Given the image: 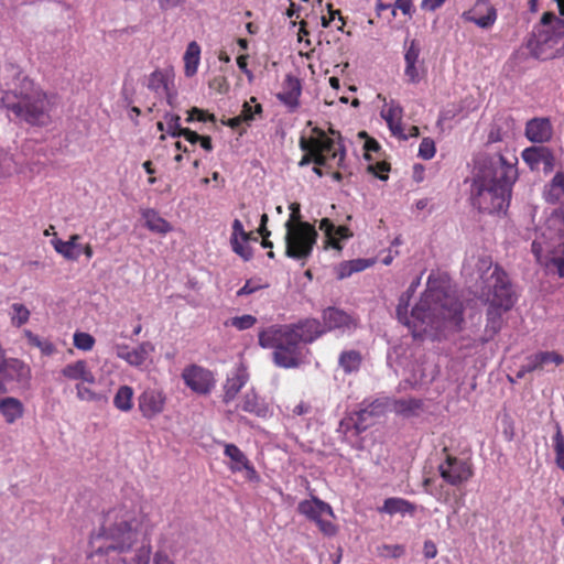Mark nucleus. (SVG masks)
<instances>
[{"label":"nucleus","mask_w":564,"mask_h":564,"mask_svg":"<svg viewBox=\"0 0 564 564\" xmlns=\"http://www.w3.org/2000/svg\"><path fill=\"white\" fill-rule=\"evenodd\" d=\"M420 284V279L413 281L400 299L397 307L398 319L409 327L413 337L440 339L447 332L459 329L463 323V305L444 289L435 288L431 278L427 289L419 303L412 308L410 316L408 307L410 300Z\"/></svg>","instance_id":"nucleus-1"},{"label":"nucleus","mask_w":564,"mask_h":564,"mask_svg":"<svg viewBox=\"0 0 564 564\" xmlns=\"http://www.w3.org/2000/svg\"><path fill=\"white\" fill-rule=\"evenodd\" d=\"M420 284V279L413 281L400 299L397 307L398 319L409 327L413 337L440 339L447 332L459 329L463 323V305L444 289L435 288L431 278L427 289L419 303L412 308L410 316L408 307L410 300Z\"/></svg>","instance_id":"nucleus-2"},{"label":"nucleus","mask_w":564,"mask_h":564,"mask_svg":"<svg viewBox=\"0 0 564 564\" xmlns=\"http://www.w3.org/2000/svg\"><path fill=\"white\" fill-rule=\"evenodd\" d=\"M517 176L516 164L502 154L497 153L484 159L471 184L473 206L488 214L506 212Z\"/></svg>","instance_id":"nucleus-3"},{"label":"nucleus","mask_w":564,"mask_h":564,"mask_svg":"<svg viewBox=\"0 0 564 564\" xmlns=\"http://www.w3.org/2000/svg\"><path fill=\"white\" fill-rule=\"evenodd\" d=\"M325 333L322 323L307 318L294 325H273L259 334L263 348H273L274 361L283 368L297 367L303 358L304 345Z\"/></svg>","instance_id":"nucleus-4"},{"label":"nucleus","mask_w":564,"mask_h":564,"mask_svg":"<svg viewBox=\"0 0 564 564\" xmlns=\"http://www.w3.org/2000/svg\"><path fill=\"white\" fill-rule=\"evenodd\" d=\"M140 520L135 508L123 503L108 510L97 533L90 538V546L96 554L110 551L123 553L132 547L139 535Z\"/></svg>","instance_id":"nucleus-5"},{"label":"nucleus","mask_w":564,"mask_h":564,"mask_svg":"<svg viewBox=\"0 0 564 564\" xmlns=\"http://www.w3.org/2000/svg\"><path fill=\"white\" fill-rule=\"evenodd\" d=\"M1 101L3 107L11 111L17 119L37 126L48 121L52 100L26 77L21 80L20 87L14 91L4 93Z\"/></svg>","instance_id":"nucleus-6"},{"label":"nucleus","mask_w":564,"mask_h":564,"mask_svg":"<svg viewBox=\"0 0 564 564\" xmlns=\"http://www.w3.org/2000/svg\"><path fill=\"white\" fill-rule=\"evenodd\" d=\"M532 252L543 265L552 263L564 278V206L555 209L536 230Z\"/></svg>","instance_id":"nucleus-7"},{"label":"nucleus","mask_w":564,"mask_h":564,"mask_svg":"<svg viewBox=\"0 0 564 564\" xmlns=\"http://www.w3.org/2000/svg\"><path fill=\"white\" fill-rule=\"evenodd\" d=\"M487 321L480 344L485 345L500 332L503 325V315L516 303L514 292L505 271L495 269L488 282L487 293Z\"/></svg>","instance_id":"nucleus-8"},{"label":"nucleus","mask_w":564,"mask_h":564,"mask_svg":"<svg viewBox=\"0 0 564 564\" xmlns=\"http://www.w3.org/2000/svg\"><path fill=\"white\" fill-rule=\"evenodd\" d=\"M564 37V19L546 12L541 19V28L529 41L531 54L539 59L561 57L560 42Z\"/></svg>","instance_id":"nucleus-9"},{"label":"nucleus","mask_w":564,"mask_h":564,"mask_svg":"<svg viewBox=\"0 0 564 564\" xmlns=\"http://www.w3.org/2000/svg\"><path fill=\"white\" fill-rule=\"evenodd\" d=\"M330 134L324 131H316V137L306 140L301 139V149L310 151L314 156V163L318 166H330L336 164L341 166L345 158V149L341 144V138L333 130Z\"/></svg>","instance_id":"nucleus-10"},{"label":"nucleus","mask_w":564,"mask_h":564,"mask_svg":"<svg viewBox=\"0 0 564 564\" xmlns=\"http://www.w3.org/2000/svg\"><path fill=\"white\" fill-rule=\"evenodd\" d=\"M285 230V256L304 264L317 240L315 227L306 221H286Z\"/></svg>","instance_id":"nucleus-11"},{"label":"nucleus","mask_w":564,"mask_h":564,"mask_svg":"<svg viewBox=\"0 0 564 564\" xmlns=\"http://www.w3.org/2000/svg\"><path fill=\"white\" fill-rule=\"evenodd\" d=\"M30 377V367L18 358L7 357L0 344V394L8 393L17 387L25 384Z\"/></svg>","instance_id":"nucleus-12"},{"label":"nucleus","mask_w":564,"mask_h":564,"mask_svg":"<svg viewBox=\"0 0 564 564\" xmlns=\"http://www.w3.org/2000/svg\"><path fill=\"white\" fill-rule=\"evenodd\" d=\"M297 511L313 521L323 534L327 536L336 534L337 527L332 521L335 517L334 511L327 502L317 497H312L301 501L297 506Z\"/></svg>","instance_id":"nucleus-13"},{"label":"nucleus","mask_w":564,"mask_h":564,"mask_svg":"<svg viewBox=\"0 0 564 564\" xmlns=\"http://www.w3.org/2000/svg\"><path fill=\"white\" fill-rule=\"evenodd\" d=\"M384 411V404L379 400L365 404L354 414L343 419L339 423L338 432L347 434L354 431L359 434L366 431L372 423L375 417L381 415Z\"/></svg>","instance_id":"nucleus-14"},{"label":"nucleus","mask_w":564,"mask_h":564,"mask_svg":"<svg viewBox=\"0 0 564 564\" xmlns=\"http://www.w3.org/2000/svg\"><path fill=\"white\" fill-rule=\"evenodd\" d=\"M441 477L451 486L458 487L473 477V466L468 459L446 453L444 462L438 465Z\"/></svg>","instance_id":"nucleus-15"},{"label":"nucleus","mask_w":564,"mask_h":564,"mask_svg":"<svg viewBox=\"0 0 564 564\" xmlns=\"http://www.w3.org/2000/svg\"><path fill=\"white\" fill-rule=\"evenodd\" d=\"M137 401L142 417L153 420L164 412L167 397L162 388L147 387L138 395Z\"/></svg>","instance_id":"nucleus-16"},{"label":"nucleus","mask_w":564,"mask_h":564,"mask_svg":"<svg viewBox=\"0 0 564 564\" xmlns=\"http://www.w3.org/2000/svg\"><path fill=\"white\" fill-rule=\"evenodd\" d=\"M426 75L424 59L421 58L420 43L413 39L404 43V76L409 84H419Z\"/></svg>","instance_id":"nucleus-17"},{"label":"nucleus","mask_w":564,"mask_h":564,"mask_svg":"<svg viewBox=\"0 0 564 564\" xmlns=\"http://www.w3.org/2000/svg\"><path fill=\"white\" fill-rule=\"evenodd\" d=\"M113 348L119 359L137 369H143L151 362V356L155 350V346L151 341H142L133 348L127 344H116Z\"/></svg>","instance_id":"nucleus-18"},{"label":"nucleus","mask_w":564,"mask_h":564,"mask_svg":"<svg viewBox=\"0 0 564 564\" xmlns=\"http://www.w3.org/2000/svg\"><path fill=\"white\" fill-rule=\"evenodd\" d=\"M182 378L191 390L199 394L209 393L215 386L213 373L196 365L186 367L182 372Z\"/></svg>","instance_id":"nucleus-19"},{"label":"nucleus","mask_w":564,"mask_h":564,"mask_svg":"<svg viewBox=\"0 0 564 564\" xmlns=\"http://www.w3.org/2000/svg\"><path fill=\"white\" fill-rule=\"evenodd\" d=\"M148 88L159 97L166 98L169 105L173 102L174 72L172 68L155 69L148 78Z\"/></svg>","instance_id":"nucleus-20"},{"label":"nucleus","mask_w":564,"mask_h":564,"mask_svg":"<svg viewBox=\"0 0 564 564\" xmlns=\"http://www.w3.org/2000/svg\"><path fill=\"white\" fill-rule=\"evenodd\" d=\"M462 18L481 29H489L497 20V11L488 0H477L474 8L463 12Z\"/></svg>","instance_id":"nucleus-21"},{"label":"nucleus","mask_w":564,"mask_h":564,"mask_svg":"<svg viewBox=\"0 0 564 564\" xmlns=\"http://www.w3.org/2000/svg\"><path fill=\"white\" fill-rule=\"evenodd\" d=\"M492 268V261L491 258L481 253L477 257L471 256L466 259L464 263V271L466 274L474 275L477 274L476 279H479L484 282L485 288L488 290V282L491 279V275L496 268H498L500 271H502L498 265H496L492 271L489 273V271Z\"/></svg>","instance_id":"nucleus-22"},{"label":"nucleus","mask_w":564,"mask_h":564,"mask_svg":"<svg viewBox=\"0 0 564 564\" xmlns=\"http://www.w3.org/2000/svg\"><path fill=\"white\" fill-rule=\"evenodd\" d=\"M380 115L387 122L391 133L394 137L406 140V135L402 126L403 108L399 102L393 99L384 101Z\"/></svg>","instance_id":"nucleus-23"},{"label":"nucleus","mask_w":564,"mask_h":564,"mask_svg":"<svg viewBox=\"0 0 564 564\" xmlns=\"http://www.w3.org/2000/svg\"><path fill=\"white\" fill-rule=\"evenodd\" d=\"M61 376L68 381H76L77 383L86 382L94 384L96 382L94 372L84 359L65 365L61 369Z\"/></svg>","instance_id":"nucleus-24"},{"label":"nucleus","mask_w":564,"mask_h":564,"mask_svg":"<svg viewBox=\"0 0 564 564\" xmlns=\"http://www.w3.org/2000/svg\"><path fill=\"white\" fill-rule=\"evenodd\" d=\"M323 327L325 333L328 330L340 329L343 332L349 330L355 327V319L346 312L328 307L323 312Z\"/></svg>","instance_id":"nucleus-25"},{"label":"nucleus","mask_w":564,"mask_h":564,"mask_svg":"<svg viewBox=\"0 0 564 564\" xmlns=\"http://www.w3.org/2000/svg\"><path fill=\"white\" fill-rule=\"evenodd\" d=\"M319 230L325 234L327 246L340 251L343 249L341 241L352 236L350 229L346 226H335L328 218L319 221Z\"/></svg>","instance_id":"nucleus-26"},{"label":"nucleus","mask_w":564,"mask_h":564,"mask_svg":"<svg viewBox=\"0 0 564 564\" xmlns=\"http://www.w3.org/2000/svg\"><path fill=\"white\" fill-rule=\"evenodd\" d=\"M249 379V375L245 367L238 366L231 370L224 384V402H231L239 391L245 387Z\"/></svg>","instance_id":"nucleus-27"},{"label":"nucleus","mask_w":564,"mask_h":564,"mask_svg":"<svg viewBox=\"0 0 564 564\" xmlns=\"http://www.w3.org/2000/svg\"><path fill=\"white\" fill-rule=\"evenodd\" d=\"M527 138L534 143H543L552 137V126L549 119L534 118L527 123Z\"/></svg>","instance_id":"nucleus-28"},{"label":"nucleus","mask_w":564,"mask_h":564,"mask_svg":"<svg viewBox=\"0 0 564 564\" xmlns=\"http://www.w3.org/2000/svg\"><path fill=\"white\" fill-rule=\"evenodd\" d=\"M79 235H72L68 240L59 238L52 239L51 243L54 250L63 258L69 261H77L82 254V243Z\"/></svg>","instance_id":"nucleus-29"},{"label":"nucleus","mask_w":564,"mask_h":564,"mask_svg":"<svg viewBox=\"0 0 564 564\" xmlns=\"http://www.w3.org/2000/svg\"><path fill=\"white\" fill-rule=\"evenodd\" d=\"M527 360V370H543L544 367L549 364H554L556 366L564 362V358L556 351H539L536 354L530 355L525 358Z\"/></svg>","instance_id":"nucleus-30"},{"label":"nucleus","mask_w":564,"mask_h":564,"mask_svg":"<svg viewBox=\"0 0 564 564\" xmlns=\"http://www.w3.org/2000/svg\"><path fill=\"white\" fill-rule=\"evenodd\" d=\"M0 414L8 424H13L24 414L23 403L14 397L0 399Z\"/></svg>","instance_id":"nucleus-31"},{"label":"nucleus","mask_w":564,"mask_h":564,"mask_svg":"<svg viewBox=\"0 0 564 564\" xmlns=\"http://www.w3.org/2000/svg\"><path fill=\"white\" fill-rule=\"evenodd\" d=\"M240 406L245 412L254 414L259 417H267L270 415L269 405L263 399L259 398L254 391H248L243 395Z\"/></svg>","instance_id":"nucleus-32"},{"label":"nucleus","mask_w":564,"mask_h":564,"mask_svg":"<svg viewBox=\"0 0 564 564\" xmlns=\"http://www.w3.org/2000/svg\"><path fill=\"white\" fill-rule=\"evenodd\" d=\"M301 84L299 79L292 76H288L285 79L283 90L278 94L279 100L293 110L299 106Z\"/></svg>","instance_id":"nucleus-33"},{"label":"nucleus","mask_w":564,"mask_h":564,"mask_svg":"<svg viewBox=\"0 0 564 564\" xmlns=\"http://www.w3.org/2000/svg\"><path fill=\"white\" fill-rule=\"evenodd\" d=\"M145 227L153 232L166 235L172 231V225L165 220L160 214L152 208H145L141 212Z\"/></svg>","instance_id":"nucleus-34"},{"label":"nucleus","mask_w":564,"mask_h":564,"mask_svg":"<svg viewBox=\"0 0 564 564\" xmlns=\"http://www.w3.org/2000/svg\"><path fill=\"white\" fill-rule=\"evenodd\" d=\"M183 62L185 76L191 78L196 75L200 63V46L197 42L192 41L188 43L183 55Z\"/></svg>","instance_id":"nucleus-35"},{"label":"nucleus","mask_w":564,"mask_h":564,"mask_svg":"<svg viewBox=\"0 0 564 564\" xmlns=\"http://www.w3.org/2000/svg\"><path fill=\"white\" fill-rule=\"evenodd\" d=\"M543 197L550 204L558 203L564 197V173L557 172L544 186Z\"/></svg>","instance_id":"nucleus-36"},{"label":"nucleus","mask_w":564,"mask_h":564,"mask_svg":"<svg viewBox=\"0 0 564 564\" xmlns=\"http://www.w3.org/2000/svg\"><path fill=\"white\" fill-rule=\"evenodd\" d=\"M390 408L397 414L409 417L419 414L422 408V402L414 398L395 399L391 401Z\"/></svg>","instance_id":"nucleus-37"},{"label":"nucleus","mask_w":564,"mask_h":564,"mask_svg":"<svg viewBox=\"0 0 564 564\" xmlns=\"http://www.w3.org/2000/svg\"><path fill=\"white\" fill-rule=\"evenodd\" d=\"M380 512H384L388 514L395 513H412L414 511V506L402 498H388L384 500L383 506L379 509Z\"/></svg>","instance_id":"nucleus-38"},{"label":"nucleus","mask_w":564,"mask_h":564,"mask_svg":"<svg viewBox=\"0 0 564 564\" xmlns=\"http://www.w3.org/2000/svg\"><path fill=\"white\" fill-rule=\"evenodd\" d=\"M224 454L231 460L229 468L234 473L241 471L250 462L243 452L235 444H226Z\"/></svg>","instance_id":"nucleus-39"},{"label":"nucleus","mask_w":564,"mask_h":564,"mask_svg":"<svg viewBox=\"0 0 564 564\" xmlns=\"http://www.w3.org/2000/svg\"><path fill=\"white\" fill-rule=\"evenodd\" d=\"M133 389L130 386H121L113 397V405L121 412H129L133 408Z\"/></svg>","instance_id":"nucleus-40"},{"label":"nucleus","mask_w":564,"mask_h":564,"mask_svg":"<svg viewBox=\"0 0 564 564\" xmlns=\"http://www.w3.org/2000/svg\"><path fill=\"white\" fill-rule=\"evenodd\" d=\"M23 335L31 346H34L41 350L42 355L48 357L56 352V347L51 340L41 338L29 329H24Z\"/></svg>","instance_id":"nucleus-41"},{"label":"nucleus","mask_w":564,"mask_h":564,"mask_svg":"<svg viewBox=\"0 0 564 564\" xmlns=\"http://www.w3.org/2000/svg\"><path fill=\"white\" fill-rule=\"evenodd\" d=\"M338 362L344 372L351 373L359 369L361 355L356 350H346L340 354Z\"/></svg>","instance_id":"nucleus-42"},{"label":"nucleus","mask_w":564,"mask_h":564,"mask_svg":"<svg viewBox=\"0 0 564 564\" xmlns=\"http://www.w3.org/2000/svg\"><path fill=\"white\" fill-rule=\"evenodd\" d=\"M9 316L11 325L19 328L29 322L31 312L24 304L13 303L10 306Z\"/></svg>","instance_id":"nucleus-43"},{"label":"nucleus","mask_w":564,"mask_h":564,"mask_svg":"<svg viewBox=\"0 0 564 564\" xmlns=\"http://www.w3.org/2000/svg\"><path fill=\"white\" fill-rule=\"evenodd\" d=\"M257 323V318L253 315L245 314L241 316H235L225 322V326L235 327L238 330H246L253 327Z\"/></svg>","instance_id":"nucleus-44"},{"label":"nucleus","mask_w":564,"mask_h":564,"mask_svg":"<svg viewBox=\"0 0 564 564\" xmlns=\"http://www.w3.org/2000/svg\"><path fill=\"white\" fill-rule=\"evenodd\" d=\"M96 340L93 335L86 332H75L73 335L74 346L83 351H90Z\"/></svg>","instance_id":"nucleus-45"},{"label":"nucleus","mask_w":564,"mask_h":564,"mask_svg":"<svg viewBox=\"0 0 564 564\" xmlns=\"http://www.w3.org/2000/svg\"><path fill=\"white\" fill-rule=\"evenodd\" d=\"M249 241L250 240L230 238V246L232 251L245 261H249L253 256L252 249L249 246Z\"/></svg>","instance_id":"nucleus-46"},{"label":"nucleus","mask_w":564,"mask_h":564,"mask_svg":"<svg viewBox=\"0 0 564 564\" xmlns=\"http://www.w3.org/2000/svg\"><path fill=\"white\" fill-rule=\"evenodd\" d=\"M164 121L167 134H170L173 138L181 137L182 130H184V128L181 127V118L178 115L173 112H166L164 115Z\"/></svg>","instance_id":"nucleus-47"},{"label":"nucleus","mask_w":564,"mask_h":564,"mask_svg":"<svg viewBox=\"0 0 564 564\" xmlns=\"http://www.w3.org/2000/svg\"><path fill=\"white\" fill-rule=\"evenodd\" d=\"M556 465L564 471V436L561 427L556 425V433L553 437Z\"/></svg>","instance_id":"nucleus-48"},{"label":"nucleus","mask_w":564,"mask_h":564,"mask_svg":"<svg viewBox=\"0 0 564 564\" xmlns=\"http://www.w3.org/2000/svg\"><path fill=\"white\" fill-rule=\"evenodd\" d=\"M84 383L85 382L76 383V386H75L77 399L80 401H86V402L100 401L101 395L99 393H97L96 391H94L93 389L86 387Z\"/></svg>","instance_id":"nucleus-49"},{"label":"nucleus","mask_w":564,"mask_h":564,"mask_svg":"<svg viewBox=\"0 0 564 564\" xmlns=\"http://www.w3.org/2000/svg\"><path fill=\"white\" fill-rule=\"evenodd\" d=\"M17 171V163L13 158L3 151H0V178L10 176Z\"/></svg>","instance_id":"nucleus-50"},{"label":"nucleus","mask_w":564,"mask_h":564,"mask_svg":"<svg viewBox=\"0 0 564 564\" xmlns=\"http://www.w3.org/2000/svg\"><path fill=\"white\" fill-rule=\"evenodd\" d=\"M261 112L262 106L260 104L251 106L249 102H245L239 116L241 117L246 124H250V122L256 120V116L260 115Z\"/></svg>","instance_id":"nucleus-51"},{"label":"nucleus","mask_w":564,"mask_h":564,"mask_svg":"<svg viewBox=\"0 0 564 564\" xmlns=\"http://www.w3.org/2000/svg\"><path fill=\"white\" fill-rule=\"evenodd\" d=\"M435 144H434V141L429 139V138H424L421 143H420V147H419V156L422 158L423 160H430L432 159L434 155H435Z\"/></svg>","instance_id":"nucleus-52"},{"label":"nucleus","mask_w":564,"mask_h":564,"mask_svg":"<svg viewBox=\"0 0 564 564\" xmlns=\"http://www.w3.org/2000/svg\"><path fill=\"white\" fill-rule=\"evenodd\" d=\"M195 120L200 121V122H207V121L215 122V116L212 115V113H207L206 111H204L202 109L192 108L188 111L187 121L192 122V121H195Z\"/></svg>","instance_id":"nucleus-53"},{"label":"nucleus","mask_w":564,"mask_h":564,"mask_svg":"<svg viewBox=\"0 0 564 564\" xmlns=\"http://www.w3.org/2000/svg\"><path fill=\"white\" fill-rule=\"evenodd\" d=\"M231 227H232V232H231L230 238L242 239V240H250L251 239V234L247 232L245 230L243 225H242V223L239 219H235L232 221V226Z\"/></svg>","instance_id":"nucleus-54"},{"label":"nucleus","mask_w":564,"mask_h":564,"mask_svg":"<svg viewBox=\"0 0 564 564\" xmlns=\"http://www.w3.org/2000/svg\"><path fill=\"white\" fill-rule=\"evenodd\" d=\"M348 262L350 263L354 273L361 272L375 264L373 259L361 258L349 260Z\"/></svg>","instance_id":"nucleus-55"},{"label":"nucleus","mask_w":564,"mask_h":564,"mask_svg":"<svg viewBox=\"0 0 564 564\" xmlns=\"http://www.w3.org/2000/svg\"><path fill=\"white\" fill-rule=\"evenodd\" d=\"M262 288L263 286L260 283H258V282H256L253 280H248L245 283V285L241 289L238 290L237 295L238 296L249 295V294H252V293H254L256 291H258V290H260Z\"/></svg>","instance_id":"nucleus-56"},{"label":"nucleus","mask_w":564,"mask_h":564,"mask_svg":"<svg viewBox=\"0 0 564 564\" xmlns=\"http://www.w3.org/2000/svg\"><path fill=\"white\" fill-rule=\"evenodd\" d=\"M447 0H421L420 8L423 11L434 12L442 8Z\"/></svg>","instance_id":"nucleus-57"},{"label":"nucleus","mask_w":564,"mask_h":564,"mask_svg":"<svg viewBox=\"0 0 564 564\" xmlns=\"http://www.w3.org/2000/svg\"><path fill=\"white\" fill-rule=\"evenodd\" d=\"M394 9H399L403 14L411 17L413 12V2L412 0H395ZM392 13L395 15V10H393Z\"/></svg>","instance_id":"nucleus-58"},{"label":"nucleus","mask_w":564,"mask_h":564,"mask_svg":"<svg viewBox=\"0 0 564 564\" xmlns=\"http://www.w3.org/2000/svg\"><path fill=\"white\" fill-rule=\"evenodd\" d=\"M151 549L149 545L141 546L135 554V564H149Z\"/></svg>","instance_id":"nucleus-59"},{"label":"nucleus","mask_w":564,"mask_h":564,"mask_svg":"<svg viewBox=\"0 0 564 564\" xmlns=\"http://www.w3.org/2000/svg\"><path fill=\"white\" fill-rule=\"evenodd\" d=\"M336 273H337V278L341 280V279L349 278L354 272H352L350 263L348 261H344L338 264V267L336 269Z\"/></svg>","instance_id":"nucleus-60"},{"label":"nucleus","mask_w":564,"mask_h":564,"mask_svg":"<svg viewBox=\"0 0 564 564\" xmlns=\"http://www.w3.org/2000/svg\"><path fill=\"white\" fill-rule=\"evenodd\" d=\"M267 221H268V215L267 214H262L261 216V220H260V227H259V234L262 236L263 238V247H271V242H268L265 240V238L270 235V231H268L267 229Z\"/></svg>","instance_id":"nucleus-61"},{"label":"nucleus","mask_w":564,"mask_h":564,"mask_svg":"<svg viewBox=\"0 0 564 564\" xmlns=\"http://www.w3.org/2000/svg\"><path fill=\"white\" fill-rule=\"evenodd\" d=\"M423 554L426 558H434L437 555V547L431 540L424 542Z\"/></svg>","instance_id":"nucleus-62"},{"label":"nucleus","mask_w":564,"mask_h":564,"mask_svg":"<svg viewBox=\"0 0 564 564\" xmlns=\"http://www.w3.org/2000/svg\"><path fill=\"white\" fill-rule=\"evenodd\" d=\"M153 564H175V562L164 552H156L153 556Z\"/></svg>","instance_id":"nucleus-63"},{"label":"nucleus","mask_w":564,"mask_h":564,"mask_svg":"<svg viewBox=\"0 0 564 564\" xmlns=\"http://www.w3.org/2000/svg\"><path fill=\"white\" fill-rule=\"evenodd\" d=\"M246 471V478L250 481H259V475L253 467V465L249 462L246 467L242 468Z\"/></svg>","instance_id":"nucleus-64"}]
</instances>
